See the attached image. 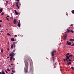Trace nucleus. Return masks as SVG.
<instances>
[{
    "mask_svg": "<svg viewBox=\"0 0 74 74\" xmlns=\"http://www.w3.org/2000/svg\"><path fill=\"white\" fill-rule=\"evenodd\" d=\"M0 74H1V72H0Z\"/></svg>",
    "mask_w": 74,
    "mask_h": 74,
    "instance_id": "54",
    "label": "nucleus"
},
{
    "mask_svg": "<svg viewBox=\"0 0 74 74\" xmlns=\"http://www.w3.org/2000/svg\"><path fill=\"white\" fill-rule=\"evenodd\" d=\"M66 38H67V37H66V36H64V40H66Z\"/></svg>",
    "mask_w": 74,
    "mask_h": 74,
    "instance_id": "22",
    "label": "nucleus"
},
{
    "mask_svg": "<svg viewBox=\"0 0 74 74\" xmlns=\"http://www.w3.org/2000/svg\"><path fill=\"white\" fill-rule=\"evenodd\" d=\"M15 37H17V35H15Z\"/></svg>",
    "mask_w": 74,
    "mask_h": 74,
    "instance_id": "48",
    "label": "nucleus"
},
{
    "mask_svg": "<svg viewBox=\"0 0 74 74\" xmlns=\"http://www.w3.org/2000/svg\"><path fill=\"white\" fill-rule=\"evenodd\" d=\"M20 22H21V21H20V20H19L18 21V23H20Z\"/></svg>",
    "mask_w": 74,
    "mask_h": 74,
    "instance_id": "37",
    "label": "nucleus"
},
{
    "mask_svg": "<svg viewBox=\"0 0 74 74\" xmlns=\"http://www.w3.org/2000/svg\"><path fill=\"white\" fill-rule=\"evenodd\" d=\"M52 58L53 59V62H55V59H56V58L53 57H52Z\"/></svg>",
    "mask_w": 74,
    "mask_h": 74,
    "instance_id": "6",
    "label": "nucleus"
},
{
    "mask_svg": "<svg viewBox=\"0 0 74 74\" xmlns=\"http://www.w3.org/2000/svg\"><path fill=\"white\" fill-rule=\"evenodd\" d=\"M2 32H3V31H1L0 32H1V33H2Z\"/></svg>",
    "mask_w": 74,
    "mask_h": 74,
    "instance_id": "46",
    "label": "nucleus"
},
{
    "mask_svg": "<svg viewBox=\"0 0 74 74\" xmlns=\"http://www.w3.org/2000/svg\"><path fill=\"white\" fill-rule=\"evenodd\" d=\"M9 67H11V66H10V65H9Z\"/></svg>",
    "mask_w": 74,
    "mask_h": 74,
    "instance_id": "55",
    "label": "nucleus"
},
{
    "mask_svg": "<svg viewBox=\"0 0 74 74\" xmlns=\"http://www.w3.org/2000/svg\"><path fill=\"white\" fill-rule=\"evenodd\" d=\"M65 33H66V34H67V33H69V32H67V31H66V32H65Z\"/></svg>",
    "mask_w": 74,
    "mask_h": 74,
    "instance_id": "36",
    "label": "nucleus"
},
{
    "mask_svg": "<svg viewBox=\"0 0 74 74\" xmlns=\"http://www.w3.org/2000/svg\"><path fill=\"white\" fill-rule=\"evenodd\" d=\"M10 54H11L12 55H14H14H15V54L14 53H13V52H12Z\"/></svg>",
    "mask_w": 74,
    "mask_h": 74,
    "instance_id": "14",
    "label": "nucleus"
},
{
    "mask_svg": "<svg viewBox=\"0 0 74 74\" xmlns=\"http://www.w3.org/2000/svg\"><path fill=\"white\" fill-rule=\"evenodd\" d=\"M70 40L71 41H74V39H70Z\"/></svg>",
    "mask_w": 74,
    "mask_h": 74,
    "instance_id": "17",
    "label": "nucleus"
},
{
    "mask_svg": "<svg viewBox=\"0 0 74 74\" xmlns=\"http://www.w3.org/2000/svg\"><path fill=\"white\" fill-rule=\"evenodd\" d=\"M53 66H54V68H56V66H55V64H53Z\"/></svg>",
    "mask_w": 74,
    "mask_h": 74,
    "instance_id": "29",
    "label": "nucleus"
},
{
    "mask_svg": "<svg viewBox=\"0 0 74 74\" xmlns=\"http://www.w3.org/2000/svg\"><path fill=\"white\" fill-rule=\"evenodd\" d=\"M10 56H11L10 57V61L11 60H12V59H13V57L14 56V55H12V54H10Z\"/></svg>",
    "mask_w": 74,
    "mask_h": 74,
    "instance_id": "4",
    "label": "nucleus"
},
{
    "mask_svg": "<svg viewBox=\"0 0 74 74\" xmlns=\"http://www.w3.org/2000/svg\"><path fill=\"white\" fill-rule=\"evenodd\" d=\"M71 68L72 69V70H74V67L73 66L71 67Z\"/></svg>",
    "mask_w": 74,
    "mask_h": 74,
    "instance_id": "23",
    "label": "nucleus"
},
{
    "mask_svg": "<svg viewBox=\"0 0 74 74\" xmlns=\"http://www.w3.org/2000/svg\"><path fill=\"white\" fill-rule=\"evenodd\" d=\"M9 15H8L7 16V17H9Z\"/></svg>",
    "mask_w": 74,
    "mask_h": 74,
    "instance_id": "49",
    "label": "nucleus"
},
{
    "mask_svg": "<svg viewBox=\"0 0 74 74\" xmlns=\"http://www.w3.org/2000/svg\"><path fill=\"white\" fill-rule=\"evenodd\" d=\"M6 3H8V1H6Z\"/></svg>",
    "mask_w": 74,
    "mask_h": 74,
    "instance_id": "50",
    "label": "nucleus"
},
{
    "mask_svg": "<svg viewBox=\"0 0 74 74\" xmlns=\"http://www.w3.org/2000/svg\"><path fill=\"white\" fill-rule=\"evenodd\" d=\"M67 31L68 32V33H69V32H70V30H69L68 31Z\"/></svg>",
    "mask_w": 74,
    "mask_h": 74,
    "instance_id": "34",
    "label": "nucleus"
},
{
    "mask_svg": "<svg viewBox=\"0 0 74 74\" xmlns=\"http://www.w3.org/2000/svg\"><path fill=\"white\" fill-rule=\"evenodd\" d=\"M71 47H74V43L72 44L71 45Z\"/></svg>",
    "mask_w": 74,
    "mask_h": 74,
    "instance_id": "24",
    "label": "nucleus"
},
{
    "mask_svg": "<svg viewBox=\"0 0 74 74\" xmlns=\"http://www.w3.org/2000/svg\"><path fill=\"white\" fill-rule=\"evenodd\" d=\"M11 69H12V70H13L14 69V68H12Z\"/></svg>",
    "mask_w": 74,
    "mask_h": 74,
    "instance_id": "53",
    "label": "nucleus"
},
{
    "mask_svg": "<svg viewBox=\"0 0 74 74\" xmlns=\"http://www.w3.org/2000/svg\"><path fill=\"white\" fill-rule=\"evenodd\" d=\"M5 18H6L7 20L8 21H9V18H8L7 17H5Z\"/></svg>",
    "mask_w": 74,
    "mask_h": 74,
    "instance_id": "21",
    "label": "nucleus"
},
{
    "mask_svg": "<svg viewBox=\"0 0 74 74\" xmlns=\"http://www.w3.org/2000/svg\"><path fill=\"white\" fill-rule=\"evenodd\" d=\"M69 55H70L69 53H67V54L65 56L66 58V60H65V59L64 58V59L63 60L64 61V62H66V61H68V60H69V59H70V58H69Z\"/></svg>",
    "mask_w": 74,
    "mask_h": 74,
    "instance_id": "2",
    "label": "nucleus"
},
{
    "mask_svg": "<svg viewBox=\"0 0 74 74\" xmlns=\"http://www.w3.org/2000/svg\"><path fill=\"white\" fill-rule=\"evenodd\" d=\"M0 27H1V25L0 24Z\"/></svg>",
    "mask_w": 74,
    "mask_h": 74,
    "instance_id": "45",
    "label": "nucleus"
},
{
    "mask_svg": "<svg viewBox=\"0 0 74 74\" xmlns=\"http://www.w3.org/2000/svg\"><path fill=\"white\" fill-rule=\"evenodd\" d=\"M19 27H21V23H18L17 25Z\"/></svg>",
    "mask_w": 74,
    "mask_h": 74,
    "instance_id": "9",
    "label": "nucleus"
},
{
    "mask_svg": "<svg viewBox=\"0 0 74 74\" xmlns=\"http://www.w3.org/2000/svg\"><path fill=\"white\" fill-rule=\"evenodd\" d=\"M71 33H73V32H74V31H73V30H71Z\"/></svg>",
    "mask_w": 74,
    "mask_h": 74,
    "instance_id": "33",
    "label": "nucleus"
},
{
    "mask_svg": "<svg viewBox=\"0 0 74 74\" xmlns=\"http://www.w3.org/2000/svg\"><path fill=\"white\" fill-rule=\"evenodd\" d=\"M18 36H19V35H18Z\"/></svg>",
    "mask_w": 74,
    "mask_h": 74,
    "instance_id": "59",
    "label": "nucleus"
},
{
    "mask_svg": "<svg viewBox=\"0 0 74 74\" xmlns=\"http://www.w3.org/2000/svg\"><path fill=\"white\" fill-rule=\"evenodd\" d=\"M13 22L14 24H16V20L15 19H14L13 21Z\"/></svg>",
    "mask_w": 74,
    "mask_h": 74,
    "instance_id": "7",
    "label": "nucleus"
},
{
    "mask_svg": "<svg viewBox=\"0 0 74 74\" xmlns=\"http://www.w3.org/2000/svg\"><path fill=\"white\" fill-rule=\"evenodd\" d=\"M56 50H55L54 51H53L51 52V54L52 56H55V54L54 53L56 52Z\"/></svg>",
    "mask_w": 74,
    "mask_h": 74,
    "instance_id": "3",
    "label": "nucleus"
},
{
    "mask_svg": "<svg viewBox=\"0 0 74 74\" xmlns=\"http://www.w3.org/2000/svg\"><path fill=\"white\" fill-rule=\"evenodd\" d=\"M66 15H68V14H67V12L66 13Z\"/></svg>",
    "mask_w": 74,
    "mask_h": 74,
    "instance_id": "44",
    "label": "nucleus"
},
{
    "mask_svg": "<svg viewBox=\"0 0 74 74\" xmlns=\"http://www.w3.org/2000/svg\"><path fill=\"white\" fill-rule=\"evenodd\" d=\"M16 49H14V50H13V52H14V53L15 52V51Z\"/></svg>",
    "mask_w": 74,
    "mask_h": 74,
    "instance_id": "39",
    "label": "nucleus"
},
{
    "mask_svg": "<svg viewBox=\"0 0 74 74\" xmlns=\"http://www.w3.org/2000/svg\"><path fill=\"white\" fill-rule=\"evenodd\" d=\"M11 40L12 41H15V40L14 38H12L11 39Z\"/></svg>",
    "mask_w": 74,
    "mask_h": 74,
    "instance_id": "15",
    "label": "nucleus"
},
{
    "mask_svg": "<svg viewBox=\"0 0 74 74\" xmlns=\"http://www.w3.org/2000/svg\"><path fill=\"white\" fill-rule=\"evenodd\" d=\"M8 51H9V48H8L7 49Z\"/></svg>",
    "mask_w": 74,
    "mask_h": 74,
    "instance_id": "43",
    "label": "nucleus"
},
{
    "mask_svg": "<svg viewBox=\"0 0 74 74\" xmlns=\"http://www.w3.org/2000/svg\"><path fill=\"white\" fill-rule=\"evenodd\" d=\"M9 57H7V58H8V59L9 58Z\"/></svg>",
    "mask_w": 74,
    "mask_h": 74,
    "instance_id": "47",
    "label": "nucleus"
},
{
    "mask_svg": "<svg viewBox=\"0 0 74 74\" xmlns=\"http://www.w3.org/2000/svg\"><path fill=\"white\" fill-rule=\"evenodd\" d=\"M16 5L18 8V9H19V6H18V3H16Z\"/></svg>",
    "mask_w": 74,
    "mask_h": 74,
    "instance_id": "11",
    "label": "nucleus"
},
{
    "mask_svg": "<svg viewBox=\"0 0 74 74\" xmlns=\"http://www.w3.org/2000/svg\"><path fill=\"white\" fill-rule=\"evenodd\" d=\"M71 26H73V25H71Z\"/></svg>",
    "mask_w": 74,
    "mask_h": 74,
    "instance_id": "57",
    "label": "nucleus"
},
{
    "mask_svg": "<svg viewBox=\"0 0 74 74\" xmlns=\"http://www.w3.org/2000/svg\"><path fill=\"white\" fill-rule=\"evenodd\" d=\"M7 70V71H10V69H6Z\"/></svg>",
    "mask_w": 74,
    "mask_h": 74,
    "instance_id": "27",
    "label": "nucleus"
},
{
    "mask_svg": "<svg viewBox=\"0 0 74 74\" xmlns=\"http://www.w3.org/2000/svg\"><path fill=\"white\" fill-rule=\"evenodd\" d=\"M69 58H71V57H73V56L71 55H69Z\"/></svg>",
    "mask_w": 74,
    "mask_h": 74,
    "instance_id": "25",
    "label": "nucleus"
},
{
    "mask_svg": "<svg viewBox=\"0 0 74 74\" xmlns=\"http://www.w3.org/2000/svg\"><path fill=\"white\" fill-rule=\"evenodd\" d=\"M62 43H60V44H61Z\"/></svg>",
    "mask_w": 74,
    "mask_h": 74,
    "instance_id": "58",
    "label": "nucleus"
},
{
    "mask_svg": "<svg viewBox=\"0 0 74 74\" xmlns=\"http://www.w3.org/2000/svg\"><path fill=\"white\" fill-rule=\"evenodd\" d=\"M15 1H17L16 2V3H19V2L20 1L19 0H15Z\"/></svg>",
    "mask_w": 74,
    "mask_h": 74,
    "instance_id": "18",
    "label": "nucleus"
},
{
    "mask_svg": "<svg viewBox=\"0 0 74 74\" xmlns=\"http://www.w3.org/2000/svg\"><path fill=\"white\" fill-rule=\"evenodd\" d=\"M3 9V8H1L0 9V13L2 12V11H3V10H2Z\"/></svg>",
    "mask_w": 74,
    "mask_h": 74,
    "instance_id": "13",
    "label": "nucleus"
},
{
    "mask_svg": "<svg viewBox=\"0 0 74 74\" xmlns=\"http://www.w3.org/2000/svg\"><path fill=\"white\" fill-rule=\"evenodd\" d=\"M66 44H67V45H71V43L69 42V41H67Z\"/></svg>",
    "mask_w": 74,
    "mask_h": 74,
    "instance_id": "5",
    "label": "nucleus"
},
{
    "mask_svg": "<svg viewBox=\"0 0 74 74\" xmlns=\"http://www.w3.org/2000/svg\"><path fill=\"white\" fill-rule=\"evenodd\" d=\"M71 61H72V60L69 59V60L68 61H68H67V63H68V62H71Z\"/></svg>",
    "mask_w": 74,
    "mask_h": 74,
    "instance_id": "19",
    "label": "nucleus"
},
{
    "mask_svg": "<svg viewBox=\"0 0 74 74\" xmlns=\"http://www.w3.org/2000/svg\"><path fill=\"white\" fill-rule=\"evenodd\" d=\"M8 29H6V30H8Z\"/></svg>",
    "mask_w": 74,
    "mask_h": 74,
    "instance_id": "56",
    "label": "nucleus"
},
{
    "mask_svg": "<svg viewBox=\"0 0 74 74\" xmlns=\"http://www.w3.org/2000/svg\"><path fill=\"white\" fill-rule=\"evenodd\" d=\"M7 35L8 36H11V35H10V34L9 33H8Z\"/></svg>",
    "mask_w": 74,
    "mask_h": 74,
    "instance_id": "32",
    "label": "nucleus"
},
{
    "mask_svg": "<svg viewBox=\"0 0 74 74\" xmlns=\"http://www.w3.org/2000/svg\"><path fill=\"white\" fill-rule=\"evenodd\" d=\"M24 63L25 64V67L24 68L25 72V73H27V70H28V67H29V63H30V66H31V63L30 61V59L29 58H28L26 60H24Z\"/></svg>",
    "mask_w": 74,
    "mask_h": 74,
    "instance_id": "1",
    "label": "nucleus"
},
{
    "mask_svg": "<svg viewBox=\"0 0 74 74\" xmlns=\"http://www.w3.org/2000/svg\"><path fill=\"white\" fill-rule=\"evenodd\" d=\"M1 73L2 74H5V73H4V70H2L1 71Z\"/></svg>",
    "mask_w": 74,
    "mask_h": 74,
    "instance_id": "10",
    "label": "nucleus"
},
{
    "mask_svg": "<svg viewBox=\"0 0 74 74\" xmlns=\"http://www.w3.org/2000/svg\"><path fill=\"white\" fill-rule=\"evenodd\" d=\"M13 48V44H12L11 45V48Z\"/></svg>",
    "mask_w": 74,
    "mask_h": 74,
    "instance_id": "26",
    "label": "nucleus"
},
{
    "mask_svg": "<svg viewBox=\"0 0 74 74\" xmlns=\"http://www.w3.org/2000/svg\"><path fill=\"white\" fill-rule=\"evenodd\" d=\"M30 69L31 71H33V67H32V68H30Z\"/></svg>",
    "mask_w": 74,
    "mask_h": 74,
    "instance_id": "16",
    "label": "nucleus"
},
{
    "mask_svg": "<svg viewBox=\"0 0 74 74\" xmlns=\"http://www.w3.org/2000/svg\"><path fill=\"white\" fill-rule=\"evenodd\" d=\"M15 42H13V47L14 48H15Z\"/></svg>",
    "mask_w": 74,
    "mask_h": 74,
    "instance_id": "12",
    "label": "nucleus"
},
{
    "mask_svg": "<svg viewBox=\"0 0 74 74\" xmlns=\"http://www.w3.org/2000/svg\"><path fill=\"white\" fill-rule=\"evenodd\" d=\"M14 12L16 15H18V13L17 12H16V10H14Z\"/></svg>",
    "mask_w": 74,
    "mask_h": 74,
    "instance_id": "8",
    "label": "nucleus"
},
{
    "mask_svg": "<svg viewBox=\"0 0 74 74\" xmlns=\"http://www.w3.org/2000/svg\"><path fill=\"white\" fill-rule=\"evenodd\" d=\"M67 31L69 30V28H68V29H67Z\"/></svg>",
    "mask_w": 74,
    "mask_h": 74,
    "instance_id": "51",
    "label": "nucleus"
},
{
    "mask_svg": "<svg viewBox=\"0 0 74 74\" xmlns=\"http://www.w3.org/2000/svg\"><path fill=\"white\" fill-rule=\"evenodd\" d=\"M72 13H73V14H74V10H73L72 12Z\"/></svg>",
    "mask_w": 74,
    "mask_h": 74,
    "instance_id": "35",
    "label": "nucleus"
},
{
    "mask_svg": "<svg viewBox=\"0 0 74 74\" xmlns=\"http://www.w3.org/2000/svg\"><path fill=\"white\" fill-rule=\"evenodd\" d=\"M71 64V62H69L67 63V64L68 65H69V64Z\"/></svg>",
    "mask_w": 74,
    "mask_h": 74,
    "instance_id": "20",
    "label": "nucleus"
},
{
    "mask_svg": "<svg viewBox=\"0 0 74 74\" xmlns=\"http://www.w3.org/2000/svg\"><path fill=\"white\" fill-rule=\"evenodd\" d=\"M14 64H11V66H13V65H14Z\"/></svg>",
    "mask_w": 74,
    "mask_h": 74,
    "instance_id": "41",
    "label": "nucleus"
},
{
    "mask_svg": "<svg viewBox=\"0 0 74 74\" xmlns=\"http://www.w3.org/2000/svg\"><path fill=\"white\" fill-rule=\"evenodd\" d=\"M11 74H14V73H11Z\"/></svg>",
    "mask_w": 74,
    "mask_h": 74,
    "instance_id": "52",
    "label": "nucleus"
},
{
    "mask_svg": "<svg viewBox=\"0 0 74 74\" xmlns=\"http://www.w3.org/2000/svg\"><path fill=\"white\" fill-rule=\"evenodd\" d=\"M4 12H2L1 13V15H4Z\"/></svg>",
    "mask_w": 74,
    "mask_h": 74,
    "instance_id": "31",
    "label": "nucleus"
},
{
    "mask_svg": "<svg viewBox=\"0 0 74 74\" xmlns=\"http://www.w3.org/2000/svg\"><path fill=\"white\" fill-rule=\"evenodd\" d=\"M5 71L6 73H8V72H7V71L6 70H5Z\"/></svg>",
    "mask_w": 74,
    "mask_h": 74,
    "instance_id": "40",
    "label": "nucleus"
},
{
    "mask_svg": "<svg viewBox=\"0 0 74 74\" xmlns=\"http://www.w3.org/2000/svg\"><path fill=\"white\" fill-rule=\"evenodd\" d=\"M12 72L13 73H15V71H13V70H12Z\"/></svg>",
    "mask_w": 74,
    "mask_h": 74,
    "instance_id": "28",
    "label": "nucleus"
},
{
    "mask_svg": "<svg viewBox=\"0 0 74 74\" xmlns=\"http://www.w3.org/2000/svg\"><path fill=\"white\" fill-rule=\"evenodd\" d=\"M0 22H2V20H0Z\"/></svg>",
    "mask_w": 74,
    "mask_h": 74,
    "instance_id": "42",
    "label": "nucleus"
},
{
    "mask_svg": "<svg viewBox=\"0 0 74 74\" xmlns=\"http://www.w3.org/2000/svg\"><path fill=\"white\" fill-rule=\"evenodd\" d=\"M64 36L67 37V34H65V35Z\"/></svg>",
    "mask_w": 74,
    "mask_h": 74,
    "instance_id": "38",
    "label": "nucleus"
},
{
    "mask_svg": "<svg viewBox=\"0 0 74 74\" xmlns=\"http://www.w3.org/2000/svg\"><path fill=\"white\" fill-rule=\"evenodd\" d=\"M1 52L2 53H3V49H2L1 50Z\"/></svg>",
    "mask_w": 74,
    "mask_h": 74,
    "instance_id": "30",
    "label": "nucleus"
}]
</instances>
